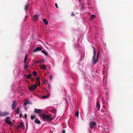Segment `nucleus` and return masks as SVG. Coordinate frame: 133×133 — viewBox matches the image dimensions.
<instances>
[{
  "label": "nucleus",
  "mask_w": 133,
  "mask_h": 133,
  "mask_svg": "<svg viewBox=\"0 0 133 133\" xmlns=\"http://www.w3.org/2000/svg\"><path fill=\"white\" fill-rule=\"evenodd\" d=\"M39 116L43 118L48 119L50 121H52L53 120L52 118L50 116L48 115H46L44 113L43 114H39Z\"/></svg>",
  "instance_id": "obj_1"
},
{
  "label": "nucleus",
  "mask_w": 133,
  "mask_h": 133,
  "mask_svg": "<svg viewBox=\"0 0 133 133\" xmlns=\"http://www.w3.org/2000/svg\"><path fill=\"white\" fill-rule=\"evenodd\" d=\"M93 49H94V55L93 57L92 62L94 64L97 63L98 59H97L96 58L95 59V58L96 55V51L94 47H93Z\"/></svg>",
  "instance_id": "obj_2"
},
{
  "label": "nucleus",
  "mask_w": 133,
  "mask_h": 133,
  "mask_svg": "<svg viewBox=\"0 0 133 133\" xmlns=\"http://www.w3.org/2000/svg\"><path fill=\"white\" fill-rule=\"evenodd\" d=\"M37 86L36 84L29 87V89L30 91H32L37 88Z\"/></svg>",
  "instance_id": "obj_3"
},
{
  "label": "nucleus",
  "mask_w": 133,
  "mask_h": 133,
  "mask_svg": "<svg viewBox=\"0 0 133 133\" xmlns=\"http://www.w3.org/2000/svg\"><path fill=\"white\" fill-rule=\"evenodd\" d=\"M89 125L90 128L92 129L96 126V123L95 122L93 121L90 123Z\"/></svg>",
  "instance_id": "obj_4"
},
{
  "label": "nucleus",
  "mask_w": 133,
  "mask_h": 133,
  "mask_svg": "<svg viewBox=\"0 0 133 133\" xmlns=\"http://www.w3.org/2000/svg\"><path fill=\"white\" fill-rule=\"evenodd\" d=\"M42 48L41 47H38L35 49L32 52H36L42 50Z\"/></svg>",
  "instance_id": "obj_5"
},
{
  "label": "nucleus",
  "mask_w": 133,
  "mask_h": 133,
  "mask_svg": "<svg viewBox=\"0 0 133 133\" xmlns=\"http://www.w3.org/2000/svg\"><path fill=\"white\" fill-rule=\"evenodd\" d=\"M17 102L16 101H14L12 104V109H14L15 108L16 106H17Z\"/></svg>",
  "instance_id": "obj_6"
},
{
  "label": "nucleus",
  "mask_w": 133,
  "mask_h": 133,
  "mask_svg": "<svg viewBox=\"0 0 133 133\" xmlns=\"http://www.w3.org/2000/svg\"><path fill=\"white\" fill-rule=\"evenodd\" d=\"M23 127L24 128V124L23 123H20L19 125H18L17 126V130H18L20 128H22Z\"/></svg>",
  "instance_id": "obj_7"
},
{
  "label": "nucleus",
  "mask_w": 133,
  "mask_h": 133,
  "mask_svg": "<svg viewBox=\"0 0 133 133\" xmlns=\"http://www.w3.org/2000/svg\"><path fill=\"white\" fill-rule=\"evenodd\" d=\"M2 116H5L8 115L9 113L5 111L3 112H2Z\"/></svg>",
  "instance_id": "obj_8"
},
{
  "label": "nucleus",
  "mask_w": 133,
  "mask_h": 133,
  "mask_svg": "<svg viewBox=\"0 0 133 133\" xmlns=\"http://www.w3.org/2000/svg\"><path fill=\"white\" fill-rule=\"evenodd\" d=\"M42 111V110L40 109H35V113L37 114H39Z\"/></svg>",
  "instance_id": "obj_9"
},
{
  "label": "nucleus",
  "mask_w": 133,
  "mask_h": 133,
  "mask_svg": "<svg viewBox=\"0 0 133 133\" xmlns=\"http://www.w3.org/2000/svg\"><path fill=\"white\" fill-rule=\"evenodd\" d=\"M96 107L98 108L97 110H99L100 109V104L99 101H97V102Z\"/></svg>",
  "instance_id": "obj_10"
},
{
  "label": "nucleus",
  "mask_w": 133,
  "mask_h": 133,
  "mask_svg": "<svg viewBox=\"0 0 133 133\" xmlns=\"http://www.w3.org/2000/svg\"><path fill=\"white\" fill-rule=\"evenodd\" d=\"M34 122L35 123L37 124H39L41 123L40 121L37 118H35Z\"/></svg>",
  "instance_id": "obj_11"
},
{
  "label": "nucleus",
  "mask_w": 133,
  "mask_h": 133,
  "mask_svg": "<svg viewBox=\"0 0 133 133\" xmlns=\"http://www.w3.org/2000/svg\"><path fill=\"white\" fill-rule=\"evenodd\" d=\"M40 67L42 69H43L44 70H46L47 69L46 65L44 64H42V65L40 66Z\"/></svg>",
  "instance_id": "obj_12"
},
{
  "label": "nucleus",
  "mask_w": 133,
  "mask_h": 133,
  "mask_svg": "<svg viewBox=\"0 0 133 133\" xmlns=\"http://www.w3.org/2000/svg\"><path fill=\"white\" fill-rule=\"evenodd\" d=\"M32 76V74H29L26 76V78L27 79H30L31 78Z\"/></svg>",
  "instance_id": "obj_13"
},
{
  "label": "nucleus",
  "mask_w": 133,
  "mask_h": 133,
  "mask_svg": "<svg viewBox=\"0 0 133 133\" xmlns=\"http://www.w3.org/2000/svg\"><path fill=\"white\" fill-rule=\"evenodd\" d=\"M39 15H34V19L36 21L37 20L38 18Z\"/></svg>",
  "instance_id": "obj_14"
},
{
  "label": "nucleus",
  "mask_w": 133,
  "mask_h": 133,
  "mask_svg": "<svg viewBox=\"0 0 133 133\" xmlns=\"http://www.w3.org/2000/svg\"><path fill=\"white\" fill-rule=\"evenodd\" d=\"M43 21L45 25H48V22L46 19H43Z\"/></svg>",
  "instance_id": "obj_15"
},
{
  "label": "nucleus",
  "mask_w": 133,
  "mask_h": 133,
  "mask_svg": "<svg viewBox=\"0 0 133 133\" xmlns=\"http://www.w3.org/2000/svg\"><path fill=\"white\" fill-rule=\"evenodd\" d=\"M50 96V95L49 94H48L47 95H45L44 96H42V97L44 99H46V98L49 97Z\"/></svg>",
  "instance_id": "obj_16"
},
{
  "label": "nucleus",
  "mask_w": 133,
  "mask_h": 133,
  "mask_svg": "<svg viewBox=\"0 0 133 133\" xmlns=\"http://www.w3.org/2000/svg\"><path fill=\"white\" fill-rule=\"evenodd\" d=\"M28 57V55L27 54H26L25 55L24 59V62L25 63H26V62L27 59Z\"/></svg>",
  "instance_id": "obj_17"
},
{
  "label": "nucleus",
  "mask_w": 133,
  "mask_h": 133,
  "mask_svg": "<svg viewBox=\"0 0 133 133\" xmlns=\"http://www.w3.org/2000/svg\"><path fill=\"white\" fill-rule=\"evenodd\" d=\"M10 119V118L9 117H7L5 119V122H6L8 121H9V120Z\"/></svg>",
  "instance_id": "obj_18"
},
{
  "label": "nucleus",
  "mask_w": 133,
  "mask_h": 133,
  "mask_svg": "<svg viewBox=\"0 0 133 133\" xmlns=\"http://www.w3.org/2000/svg\"><path fill=\"white\" fill-rule=\"evenodd\" d=\"M32 74L34 76H36L37 75L38 73L36 71H34L32 72Z\"/></svg>",
  "instance_id": "obj_19"
},
{
  "label": "nucleus",
  "mask_w": 133,
  "mask_h": 133,
  "mask_svg": "<svg viewBox=\"0 0 133 133\" xmlns=\"http://www.w3.org/2000/svg\"><path fill=\"white\" fill-rule=\"evenodd\" d=\"M42 52L44 53L45 55L46 56H47L48 55V53L45 51L44 50H42L41 51Z\"/></svg>",
  "instance_id": "obj_20"
},
{
  "label": "nucleus",
  "mask_w": 133,
  "mask_h": 133,
  "mask_svg": "<svg viewBox=\"0 0 133 133\" xmlns=\"http://www.w3.org/2000/svg\"><path fill=\"white\" fill-rule=\"evenodd\" d=\"M7 124L9 125H11V124H13V123H12L10 121H8L5 122Z\"/></svg>",
  "instance_id": "obj_21"
},
{
  "label": "nucleus",
  "mask_w": 133,
  "mask_h": 133,
  "mask_svg": "<svg viewBox=\"0 0 133 133\" xmlns=\"http://www.w3.org/2000/svg\"><path fill=\"white\" fill-rule=\"evenodd\" d=\"M96 17L95 15H92L91 16V20H92Z\"/></svg>",
  "instance_id": "obj_22"
},
{
  "label": "nucleus",
  "mask_w": 133,
  "mask_h": 133,
  "mask_svg": "<svg viewBox=\"0 0 133 133\" xmlns=\"http://www.w3.org/2000/svg\"><path fill=\"white\" fill-rule=\"evenodd\" d=\"M28 4H26L25 5V7L24 9L26 10L28 9Z\"/></svg>",
  "instance_id": "obj_23"
},
{
  "label": "nucleus",
  "mask_w": 133,
  "mask_h": 133,
  "mask_svg": "<svg viewBox=\"0 0 133 133\" xmlns=\"http://www.w3.org/2000/svg\"><path fill=\"white\" fill-rule=\"evenodd\" d=\"M79 112L78 111H76L75 113V115L76 116L78 117L79 115Z\"/></svg>",
  "instance_id": "obj_24"
},
{
  "label": "nucleus",
  "mask_w": 133,
  "mask_h": 133,
  "mask_svg": "<svg viewBox=\"0 0 133 133\" xmlns=\"http://www.w3.org/2000/svg\"><path fill=\"white\" fill-rule=\"evenodd\" d=\"M26 100H27L28 101V99H26ZM28 103V101H26L24 102V106H26L27 105V104Z\"/></svg>",
  "instance_id": "obj_25"
},
{
  "label": "nucleus",
  "mask_w": 133,
  "mask_h": 133,
  "mask_svg": "<svg viewBox=\"0 0 133 133\" xmlns=\"http://www.w3.org/2000/svg\"><path fill=\"white\" fill-rule=\"evenodd\" d=\"M35 116H34L33 115H31V119H35Z\"/></svg>",
  "instance_id": "obj_26"
},
{
  "label": "nucleus",
  "mask_w": 133,
  "mask_h": 133,
  "mask_svg": "<svg viewBox=\"0 0 133 133\" xmlns=\"http://www.w3.org/2000/svg\"><path fill=\"white\" fill-rule=\"evenodd\" d=\"M19 108H18L17 109V110L16 111V114H18L19 113Z\"/></svg>",
  "instance_id": "obj_27"
},
{
  "label": "nucleus",
  "mask_w": 133,
  "mask_h": 133,
  "mask_svg": "<svg viewBox=\"0 0 133 133\" xmlns=\"http://www.w3.org/2000/svg\"><path fill=\"white\" fill-rule=\"evenodd\" d=\"M29 66V65H25L24 66V68L25 69H27Z\"/></svg>",
  "instance_id": "obj_28"
},
{
  "label": "nucleus",
  "mask_w": 133,
  "mask_h": 133,
  "mask_svg": "<svg viewBox=\"0 0 133 133\" xmlns=\"http://www.w3.org/2000/svg\"><path fill=\"white\" fill-rule=\"evenodd\" d=\"M99 56V53L98 52H97V58H97V59H98Z\"/></svg>",
  "instance_id": "obj_29"
},
{
  "label": "nucleus",
  "mask_w": 133,
  "mask_h": 133,
  "mask_svg": "<svg viewBox=\"0 0 133 133\" xmlns=\"http://www.w3.org/2000/svg\"><path fill=\"white\" fill-rule=\"evenodd\" d=\"M40 78L39 77H38L36 79V81L37 82L39 81V79Z\"/></svg>",
  "instance_id": "obj_30"
},
{
  "label": "nucleus",
  "mask_w": 133,
  "mask_h": 133,
  "mask_svg": "<svg viewBox=\"0 0 133 133\" xmlns=\"http://www.w3.org/2000/svg\"><path fill=\"white\" fill-rule=\"evenodd\" d=\"M55 6L57 8H58V6L57 5V3H55Z\"/></svg>",
  "instance_id": "obj_31"
},
{
  "label": "nucleus",
  "mask_w": 133,
  "mask_h": 133,
  "mask_svg": "<svg viewBox=\"0 0 133 133\" xmlns=\"http://www.w3.org/2000/svg\"><path fill=\"white\" fill-rule=\"evenodd\" d=\"M71 15L72 16H75V14H74V13L73 12H71Z\"/></svg>",
  "instance_id": "obj_32"
},
{
  "label": "nucleus",
  "mask_w": 133,
  "mask_h": 133,
  "mask_svg": "<svg viewBox=\"0 0 133 133\" xmlns=\"http://www.w3.org/2000/svg\"><path fill=\"white\" fill-rule=\"evenodd\" d=\"M62 133H65V131L64 130H63L62 131Z\"/></svg>",
  "instance_id": "obj_33"
},
{
  "label": "nucleus",
  "mask_w": 133,
  "mask_h": 133,
  "mask_svg": "<svg viewBox=\"0 0 133 133\" xmlns=\"http://www.w3.org/2000/svg\"><path fill=\"white\" fill-rule=\"evenodd\" d=\"M24 116L25 118H26L27 116V115L26 114H25L24 115Z\"/></svg>",
  "instance_id": "obj_34"
},
{
  "label": "nucleus",
  "mask_w": 133,
  "mask_h": 133,
  "mask_svg": "<svg viewBox=\"0 0 133 133\" xmlns=\"http://www.w3.org/2000/svg\"><path fill=\"white\" fill-rule=\"evenodd\" d=\"M38 82V84L39 85H40L41 84V82L40 81Z\"/></svg>",
  "instance_id": "obj_35"
},
{
  "label": "nucleus",
  "mask_w": 133,
  "mask_h": 133,
  "mask_svg": "<svg viewBox=\"0 0 133 133\" xmlns=\"http://www.w3.org/2000/svg\"><path fill=\"white\" fill-rule=\"evenodd\" d=\"M2 112L0 111V116H2Z\"/></svg>",
  "instance_id": "obj_36"
},
{
  "label": "nucleus",
  "mask_w": 133,
  "mask_h": 133,
  "mask_svg": "<svg viewBox=\"0 0 133 133\" xmlns=\"http://www.w3.org/2000/svg\"><path fill=\"white\" fill-rule=\"evenodd\" d=\"M22 116V114H20L19 115V116L20 118H21V116Z\"/></svg>",
  "instance_id": "obj_37"
},
{
  "label": "nucleus",
  "mask_w": 133,
  "mask_h": 133,
  "mask_svg": "<svg viewBox=\"0 0 133 133\" xmlns=\"http://www.w3.org/2000/svg\"><path fill=\"white\" fill-rule=\"evenodd\" d=\"M52 76H50V79H52Z\"/></svg>",
  "instance_id": "obj_38"
},
{
  "label": "nucleus",
  "mask_w": 133,
  "mask_h": 133,
  "mask_svg": "<svg viewBox=\"0 0 133 133\" xmlns=\"http://www.w3.org/2000/svg\"><path fill=\"white\" fill-rule=\"evenodd\" d=\"M39 61H36V63H39Z\"/></svg>",
  "instance_id": "obj_39"
},
{
  "label": "nucleus",
  "mask_w": 133,
  "mask_h": 133,
  "mask_svg": "<svg viewBox=\"0 0 133 133\" xmlns=\"http://www.w3.org/2000/svg\"><path fill=\"white\" fill-rule=\"evenodd\" d=\"M49 89H50V85H49Z\"/></svg>",
  "instance_id": "obj_40"
},
{
  "label": "nucleus",
  "mask_w": 133,
  "mask_h": 133,
  "mask_svg": "<svg viewBox=\"0 0 133 133\" xmlns=\"http://www.w3.org/2000/svg\"><path fill=\"white\" fill-rule=\"evenodd\" d=\"M54 110H55V111H56V109H55Z\"/></svg>",
  "instance_id": "obj_41"
},
{
  "label": "nucleus",
  "mask_w": 133,
  "mask_h": 133,
  "mask_svg": "<svg viewBox=\"0 0 133 133\" xmlns=\"http://www.w3.org/2000/svg\"><path fill=\"white\" fill-rule=\"evenodd\" d=\"M31 80L32 81H33V79L31 78Z\"/></svg>",
  "instance_id": "obj_42"
}]
</instances>
